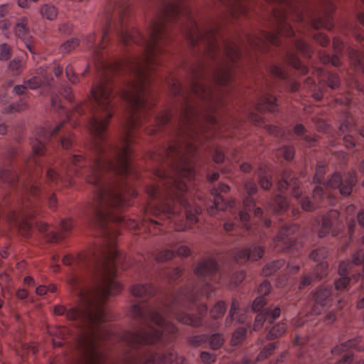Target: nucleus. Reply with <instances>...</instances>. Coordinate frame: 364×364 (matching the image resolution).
I'll list each match as a JSON object with an SVG mask.
<instances>
[{"instance_id": "1", "label": "nucleus", "mask_w": 364, "mask_h": 364, "mask_svg": "<svg viewBox=\"0 0 364 364\" xmlns=\"http://www.w3.org/2000/svg\"><path fill=\"white\" fill-rule=\"evenodd\" d=\"M188 87L182 90L174 77L167 80L170 93L178 96L179 107L175 126L176 139L167 148L153 152L150 157L155 165L154 174L160 183L147 188L149 196L156 200L151 208L153 214L174 220L176 231H182L185 225H177L179 207L185 209L186 221L197 222L196 215L201 208H193L187 200V185L183 178L191 180L195 171L193 161L203 135L208 129H222L214 114L222 103L221 92L213 90L212 84L228 85L232 74H190Z\"/></svg>"}, {"instance_id": "2", "label": "nucleus", "mask_w": 364, "mask_h": 364, "mask_svg": "<svg viewBox=\"0 0 364 364\" xmlns=\"http://www.w3.org/2000/svg\"><path fill=\"white\" fill-rule=\"evenodd\" d=\"M218 272V264L213 259H206L198 263L194 269L195 274L200 280L194 288H186L170 296L166 301L155 303H145L155 291L149 284H136L131 287L132 294L142 299L143 302L132 305L130 315L142 326L136 332L127 333L125 339L132 346L154 344L161 340L162 332L174 334L177 331L176 326L169 322L165 316H173L181 323L194 327L202 324L200 316L196 317L186 314L191 310L192 303L196 302L203 296L209 297L214 291L212 284Z\"/></svg>"}, {"instance_id": "3", "label": "nucleus", "mask_w": 364, "mask_h": 364, "mask_svg": "<svg viewBox=\"0 0 364 364\" xmlns=\"http://www.w3.org/2000/svg\"><path fill=\"white\" fill-rule=\"evenodd\" d=\"M96 60L97 68L100 72V80L91 86L87 100L77 104L75 111L79 114H84L83 106L87 100H93L97 106L98 115L90 119V124L94 136L95 149L99 158L86 177V182L97 188L94 192L95 220L104 228L114 214L113 186L111 183H105L103 176L104 171H112L114 167L110 158L112 149L104 141V132L114 113V70L112 64L103 59L102 54L96 53Z\"/></svg>"}, {"instance_id": "4", "label": "nucleus", "mask_w": 364, "mask_h": 364, "mask_svg": "<svg viewBox=\"0 0 364 364\" xmlns=\"http://www.w3.org/2000/svg\"><path fill=\"white\" fill-rule=\"evenodd\" d=\"M225 6V18L235 19L245 16L247 10L249 0H220ZM275 4L272 9L273 17L276 23L274 32L259 31L257 33H294L289 20L296 21L304 19L303 6L307 0H265Z\"/></svg>"}, {"instance_id": "5", "label": "nucleus", "mask_w": 364, "mask_h": 364, "mask_svg": "<svg viewBox=\"0 0 364 364\" xmlns=\"http://www.w3.org/2000/svg\"><path fill=\"white\" fill-rule=\"evenodd\" d=\"M244 188L248 196L245 197L243 200V205L245 210L240 212V218L241 221L245 223V225L247 226L246 223L250 218L249 213H247V211H250L252 209H254L255 215L259 217L262 214V210L260 208L255 207V202L254 199L250 197L257 191V186L256 183L252 180L247 181L244 183Z\"/></svg>"}, {"instance_id": "6", "label": "nucleus", "mask_w": 364, "mask_h": 364, "mask_svg": "<svg viewBox=\"0 0 364 364\" xmlns=\"http://www.w3.org/2000/svg\"><path fill=\"white\" fill-rule=\"evenodd\" d=\"M356 181L355 172L348 173L344 180L342 179L340 173H334L324 186L332 188H338L342 196H348L350 194Z\"/></svg>"}, {"instance_id": "7", "label": "nucleus", "mask_w": 364, "mask_h": 364, "mask_svg": "<svg viewBox=\"0 0 364 364\" xmlns=\"http://www.w3.org/2000/svg\"><path fill=\"white\" fill-rule=\"evenodd\" d=\"M176 356L172 352H169L163 355L158 353H150L143 356L130 355L124 364H160L161 363H171Z\"/></svg>"}, {"instance_id": "8", "label": "nucleus", "mask_w": 364, "mask_h": 364, "mask_svg": "<svg viewBox=\"0 0 364 364\" xmlns=\"http://www.w3.org/2000/svg\"><path fill=\"white\" fill-rule=\"evenodd\" d=\"M298 230L295 225L283 226L273 240L274 246L278 251L289 248L294 244L292 235Z\"/></svg>"}, {"instance_id": "9", "label": "nucleus", "mask_w": 364, "mask_h": 364, "mask_svg": "<svg viewBox=\"0 0 364 364\" xmlns=\"http://www.w3.org/2000/svg\"><path fill=\"white\" fill-rule=\"evenodd\" d=\"M229 188V186L225 184H220L218 188H213L212 195L214 196V205L208 208L210 215L215 214V209L225 210L228 206L232 207L234 205V200L225 202L221 196V193L228 192Z\"/></svg>"}, {"instance_id": "10", "label": "nucleus", "mask_w": 364, "mask_h": 364, "mask_svg": "<svg viewBox=\"0 0 364 364\" xmlns=\"http://www.w3.org/2000/svg\"><path fill=\"white\" fill-rule=\"evenodd\" d=\"M264 252L262 247L253 245L250 247L237 251L235 255V259L237 262L241 260L257 261L260 259Z\"/></svg>"}, {"instance_id": "11", "label": "nucleus", "mask_w": 364, "mask_h": 364, "mask_svg": "<svg viewBox=\"0 0 364 364\" xmlns=\"http://www.w3.org/2000/svg\"><path fill=\"white\" fill-rule=\"evenodd\" d=\"M280 315V309L274 308L273 310L264 309L260 311L255 318L253 329L257 331L262 328L265 321L272 323Z\"/></svg>"}, {"instance_id": "12", "label": "nucleus", "mask_w": 364, "mask_h": 364, "mask_svg": "<svg viewBox=\"0 0 364 364\" xmlns=\"http://www.w3.org/2000/svg\"><path fill=\"white\" fill-rule=\"evenodd\" d=\"M323 191L320 186H316L313 191L314 202L311 201L308 197L301 199L300 204L302 210L305 211H312L318 208L320 205L318 203V200L322 198Z\"/></svg>"}, {"instance_id": "13", "label": "nucleus", "mask_w": 364, "mask_h": 364, "mask_svg": "<svg viewBox=\"0 0 364 364\" xmlns=\"http://www.w3.org/2000/svg\"><path fill=\"white\" fill-rule=\"evenodd\" d=\"M338 213L336 210H331L328 215H323L321 223L318 230V236L319 237H326L331 231L333 225L331 218H336Z\"/></svg>"}, {"instance_id": "14", "label": "nucleus", "mask_w": 364, "mask_h": 364, "mask_svg": "<svg viewBox=\"0 0 364 364\" xmlns=\"http://www.w3.org/2000/svg\"><path fill=\"white\" fill-rule=\"evenodd\" d=\"M257 109L259 112L269 111L275 112L277 108L276 98L269 94L264 95L257 104Z\"/></svg>"}, {"instance_id": "15", "label": "nucleus", "mask_w": 364, "mask_h": 364, "mask_svg": "<svg viewBox=\"0 0 364 364\" xmlns=\"http://www.w3.org/2000/svg\"><path fill=\"white\" fill-rule=\"evenodd\" d=\"M115 186L117 185L115 184ZM134 196V191L128 186L125 189L117 190L115 187V208L117 205H124L129 203V198Z\"/></svg>"}, {"instance_id": "16", "label": "nucleus", "mask_w": 364, "mask_h": 364, "mask_svg": "<svg viewBox=\"0 0 364 364\" xmlns=\"http://www.w3.org/2000/svg\"><path fill=\"white\" fill-rule=\"evenodd\" d=\"M171 120V114L168 111H163L154 119L155 125L148 130L149 134H153L163 126L167 124Z\"/></svg>"}, {"instance_id": "17", "label": "nucleus", "mask_w": 364, "mask_h": 364, "mask_svg": "<svg viewBox=\"0 0 364 364\" xmlns=\"http://www.w3.org/2000/svg\"><path fill=\"white\" fill-rule=\"evenodd\" d=\"M240 308L239 301L236 299H233L232 301L231 307L229 311V314L225 319V325L227 326H231L234 319H237L238 323H243L245 321L244 316H239L237 311Z\"/></svg>"}, {"instance_id": "18", "label": "nucleus", "mask_w": 364, "mask_h": 364, "mask_svg": "<svg viewBox=\"0 0 364 364\" xmlns=\"http://www.w3.org/2000/svg\"><path fill=\"white\" fill-rule=\"evenodd\" d=\"M331 287H321L314 294V299L316 304L323 306L326 305V301L331 295Z\"/></svg>"}, {"instance_id": "19", "label": "nucleus", "mask_w": 364, "mask_h": 364, "mask_svg": "<svg viewBox=\"0 0 364 364\" xmlns=\"http://www.w3.org/2000/svg\"><path fill=\"white\" fill-rule=\"evenodd\" d=\"M352 64L356 69L360 70L364 73V54L357 50L350 49L348 52Z\"/></svg>"}, {"instance_id": "20", "label": "nucleus", "mask_w": 364, "mask_h": 364, "mask_svg": "<svg viewBox=\"0 0 364 364\" xmlns=\"http://www.w3.org/2000/svg\"><path fill=\"white\" fill-rule=\"evenodd\" d=\"M258 178L259 183L263 189L267 190L270 188L272 185V176L266 169L263 168L259 169Z\"/></svg>"}, {"instance_id": "21", "label": "nucleus", "mask_w": 364, "mask_h": 364, "mask_svg": "<svg viewBox=\"0 0 364 364\" xmlns=\"http://www.w3.org/2000/svg\"><path fill=\"white\" fill-rule=\"evenodd\" d=\"M287 330V326L284 323H278L274 325L268 331L267 334V338L268 340H272L277 338L283 335Z\"/></svg>"}, {"instance_id": "22", "label": "nucleus", "mask_w": 364, "mask_h": 364, "mask_svg": "<svg viewBox=\"0 0 364 364\" xmlns=\"http://www.w3.org/2000/svg\"><path fill=\"white\" fill-rule=\"evenodd\" d=\"M288 207L287 199L281 195H277L274 199V203L269 205V208L274 213L284 211Z\"/></svg>"}, {"instance_id": "23", "label": "nucleus", "mask_w": 364, "mask_h": 364, "mask_svg": "<svg viewBox=\"0 0 364 364\" xmlns=\"http://www.w3.org/2000/svg\"><path fill=\"white\" fill-rule=\"evenodd\" d=\"M284 263V260L278 259L267 264L266 266L262 269L263 276H269L273 274L277 269L282 267Z\"/></svg>"}, {"instance_id": "24", "label": "nucleus", "mask_w": 364, "mask_h": 364, "mask_svg": "<svg viewBox=\"0 0 364 364\" xmlns=\"http://www.w3.org/2000/svg\"><path fill=\"white\" fill-rule=\"evenodd\" d=\"M286 60L289 65L296 69L301 70L303 73H307V68L301 65L299 59L294 53H288Z\"/></svg>"}, {"instance_id": "25", "label": "nucleus", "mask_w": 364, "mask_h": 364, "mask_svg": "<svg viewBox=\"0 0 364 364\" xmlns=\"http://www.w3.org/2000/svg\"><path fill=\"white\" fill-rule=\"evenodd\" d=\"M80 45V40L77 38H73L67 40L60 46V50L63 53H69L74 50Z\"/></svg>"}, {"instance_id": "26", "label": "nucleus", "mask_w": 364, "mask_h": 364, "mask_svg": "<svg viewBox=\"0 0 364 364\" xmlns=\"http://www.w3.org/2000/svg\"><path fill=\"white\" fill-rule=\"evenodd\" d=\"M358 343V339H351L348 340V341L343 343L340 344L339 346H335L332 349V353L333 354H338L341 352H343L348 349L349 348L355 347L356 345Z\"/></svg>"}, {"instance_id": "27", "label": "nucleus", "mask_w": 364, "mask_h": 364, "mask_svg": "<svg viewBox=\"0 0 364 364\" xmlns=\"http://www.w3.org/2000/svg\"><path fill=\"white\" fill-rule=\"evenodd\" d=\"M33 218L32 215H29L26 218H22L19 221L17 222V225L18 227V230L20 233L23 236H28V232L31 228V225L28 223V220H31Z\"/></svg>"}, {"instance_id": "28", "label": "nucleus", "mask_w": 364, "mask_h": 364, "mask_svg": "<svg viewBox=\"0 0 364 364\" xmlns=\"http://www.w3.org/2000/svg\"><path fill=\"white\" fill-rule=\"evenodd\" d=\"M328 255V252L325 247H319L313 250L310 253L309 257L315 262H321L323 261V259L327 257Z\"/></svg>"}, {"instance_id": "29", "label": "nucleus", "mask_w": 364, "mask_h": 364, "mask_svg": "<svg viewBox=\"0 0 364 364\" xmlns=\"http://www.w3.org/2000/svg\"><path fill=\"white\" fill-rule=\"evenodd\" d=\"M247 330L245 328H237L232 334V337L231 339V343L233 346H237L245 340L246 337Z\"/></svg>"}, {"instance_id": "30", "label": "nucleus", "mask_w": 364, "mask_h": 364, "mask_svg": "<svg viewBox=\"0 0 364 364\" xmlns=\"http://www.w3.org/2000/svg\"><path fill=\"white\" fill-rule=\"evenodd\" d=\"M41 14L48 20H54L58 14L56 9L53 6L45 4L41 7Z\"/></svg>"}, {"instance_id": "31", "label": "nucleus", "mask_w": 364, "mask_h": 364, "mask_svg": "<svg viewBox=\"0 0 364 364\" xmlns=\"http://www.w3.org/2000/svg\"><path fill=\"white\" fill-rule=\"evenodd\" d=\"M312 26L314 28L318 29L321 27H325L328 29H331V17L326 16L323 15V17H319L312 21Z\"/></svg>"}, {"instance_id": "32", "label": "nucleus", "mask_w": 364, "mask_h": 364, "mask_svg": "<svg viewBox=\"0 0 364 364\" xmlns=\"http://www.w3.org/2000/svg\"><path fill=\"white\" fill-rule=\"evenodd\" d=\"M359 263H355L353 259L352 262L344 261L341 262L338 268V273L340 276L346 277L353 270V266L358 265Z\"/></svg>"}, {"instance_id": "33", "label": "nucleus", "mask_w": 364, "mask_h": 364, "mask_svg": "<svg viewBox=\"0 0 364 364\" xmlns=\"http://www.w3.org/2000/svg\"><path fill=\"white\" fill-rule=\"evenodd\" d=\"M290 175H291V173L289 171H284V173L282 174V180H280L278 183V189L279 191L282 192V191H285L288 186H291L294 179L291 178L290 181H288V179L289 178Z\"/></svg>"}, {"instance_id": "34", "label": "nucleus", "mask_w": 364, "mask_h": 364, "mask_svg": "<svg viewBox=\"0 0 364 364\" xmlns=\"http://www.w3.org/2000/svg\"><path fill=\"white\" fill-rule=\"evenodd\" d=\"M225 309V302L218 301L210 310V315L213 318H218L224 314Z\"/></svg>"}, {"instance_id": "35", "label": "nucleus", "mask_w": 364, "mask_h": 364, "mask_svg": "<svg viewBox=\"0 0 364 364\" xmlns=\"http://www.w3.org/2000/svg\"><path fill=\"white\" fill-rule=\"evenodd\" d=\"M28 28L27 27L26 18H23L21 22L18 23L16 26L15 33L16 36L21 38H24L27 35Z\"/></svg>"}, {"instance_id": "36", "label": "nucleus", "mask_w": 364, "mask_h": 364, "mask_svg": "<svg viewBox=\"0 0 364 364\" xmlns=\"http://www.w3.org/2000/svg\"><path fill=\"white\" fill-rule=\"evenodd\" d=\"M277 348L276 343H270L267 346L263 348V349L260 351L259 354L257 355L258 360H264L271 354L273 353L274 350Z\"/></svg>"}, {"instance_id": "37", "label": "nucleus", "mask_w": 364, "mask_h": 364, "mask_svg": "<svg viewBox=\"0 0 364 364\" xmlns=\"http://www.w3.org/2000/svg\"><path fill=\"white\" fill-rule=\"evenodd\" d=\"M32 151L36 156H43L46 154V145L42 141L36 139L32 142Z\"/></svg>"}, {"instance_id": "38", "label": "nucleus", "mask_w": 364, "mask_h": 364, "mask_svg": "<svg viewBox=\"0 0 364 364\" xmlns=\"http://www.w3.org/2000/svg\"><path fill=\"white\" fill-rule=\"evenodd\" d=\"M295 48L306 57H310L311 55V50L309 46L301 40H297L295 42Z\"/></svg>"}, {"instance_id": "39", "label": "nucleus", "mask_w": 364, "mask_h": 364, "mask_svg": "<svg viewBox=\"0 0 364 364\" xmlns=\"http://www.w3.org/2000/svg\"><path fill=\"white\" fill-rule=\"evenodd\" d=\"M174 255V252L172 249H166L159 252L156 255V260L157 262H164L171 259Z\"/></svg>"}, {"instance_id": "40", "label": "nucleus", "mask_w": 364, "mask_h": 364, "mask_svg": "<svg viewBox=\"0 0 364 364\" xmlns=\"http://www.w3.org/2000/svg\"><path fill=\"white\" fill-rule=\"evenodd\" d=\"M320 60L323 63H331L334 66H338L340 65L339 59L336 55H329L325 53H320Z\"/></svg>"}, {"instance_id": "41", "label": "nucleus", "mask_w": 364, "mask_h": 364, "mask_svg": "<svg viewBox=\"0 0 364 364\" xmlns=\"http://www.w3.org/2000/svg\"><path fill=\"white\" fill-rule=\"evenodd\" d=\"M223 338L218 333L213 334L209 338V344L210 348L213 349L219 348L223 345Z\"/></svg>"}, {"instance_id": "42", "label": "nucleus", "mask_w": 364, "mask_h": 364, "mask_svg": "<svg viewBox=\"0 0 364 364\" xmlns=\"http://www.w3.org/2000/svg\"><path fill=\"white\" fill-rule=\"evenodd\" d=\"M17 178L18 174L11 171H4L1 174V180L9 183L14 182Z\"/></svg>"}, {"instance_id": "43", "label": "nucleus", "mask_w": 364, "mask_h": 364, "mask_svg": "<svg viewBox=\"0 0 364 364\" xmlns=\"http://www.w3.org/2000/svg\"><path fill=\"white\" fill-rule=\"evenodd\" d=\"M11 48L6 43L0 46V60H8L11 58Z\"/></svg>"}, {"instance_id": "44", "label": "nucleus", "mask_w": 364, "mask_h": 364, "mask_svg": "<svg viewBox=\"0 0 364 364\" xmlns=\"http://www.w3.org/2000/svg\"><path fill=\"white\" fill-rule=\"evenodd\" d=\"M318 264L316 267V274L318 278H322L323 276L326 274V271L328 269V264L324 261L318 262Z\"/></svg>"}, {"instance_id": "45", "label": "nucleus", "mask_w": 364, "mask_h": 364, "mask_svg": "<svg viewBox=\"0 0 364 364\" xmlns=\"http://www.w3.org/2000/svg\"><path fill=\"white\" fill-rule=\"evenodd\" d=\"M327 85L331 89L337 88L340 85V80L338 77L333 73L328 75Z\"/></svg>"}, {"instance_id": "46", "label": "nucleus", "mask_w": 364, "mask_h": 364, "mask_svg": "<svg viewBox=\"0 0 364 364\" xmlns=\"http://www.w3.org/2000/svg\"><path fill=\"white\" fill-rule=\"evenodd\" d=\"M325 173V166L323 164H319L317 166L316 168V173L314 177V181L315 183H321L323 176Z\"/></svg>"}, {"instance_id": "47", "label": "nucleus", "mask_w": 364, "mask_h": 364, "mask_svg": "<svg viewBox=\"0 0 364 364\" xmlns=\"http://www.w3.org/2000/svg\"><path fill=\"white\" fill-rule=\"evenodd\" d=\"M270 71L272 75L282 79H284L287 77V73L286 71L278 65H272L270 68Z\"/></svg>"}, {"instance_id": "48", "label": "nucleus", "mask_w": 364, "mask_h": 364, "mask_svg": "<svg viewBox=\"0 0 364 364\" xmlns=\"http://www.w3.org/2000/svg\"><path fill=\"white\" fill-rule=\"evenodd\" d=\"M348 282V277L341 276V278L335 282V288L336 290H343L347 287Z\"/></svg>"}, {"instance_id": "49", "label": "nucleus", "mask_w": 364, "mask_h": 364, "mask_svg": "<svg viewBox=\"0 0 364 364\" xmlns=\"http://www.w3.org/2000/svg\"><path fill=\"white\" fill-rule=\"evenodd\" d=\"M65 74L68 80L73 83L76 84L78 82L77 76L75 75L72 66L68 65L65 68Z\"/></svg>"}, {"instance_id": "50", "label": "nucleus", "mask_w": 364, "mask_h": 364, "mask_svg": "<svg viewBox=\"0 0 364 364\" xmlns=\"http://www.w3.org/2000/svg\"><path fill=\"white\" fill-rule=\"evenodd\" d=\"M171 247L176 249V252L180 257H187L191 253V250L188 247L184 245H179Z\"/></svg>"}, {"instance_id": "51", "label": "nucleus", "mask_w": 364, "mask_h": 364, "mask_svg": "<svg viewBox=\"0 0 364 364\" xmlns=\"http://www.w3.org/2000/svg\"><path fill=\"white\" fill-rule=\"evenodd\" d=\"M264 304L265 299L263 297H257L252 303V309L254 311H259L264 306Z\"/></svg>"}, {"instance_id": "52", "label": "nucleus", "mask_w": 364, "mask_h": 364, "mask_svg": "<svg viewBox=\"0 0 364 364\" xmlns=\"http://www.w3.org/2000/svg\"><path fill=\"white\" fill-rule=\"evenodd\" d=\"M200 358L204 363L210 364L215 360V355L206 351L200 353Z\"/></svg>"}, {"instance_id": "53", "label": "nucleus", "mask_w": 364, "mask_h": 364, "mask_svg": "<svg viewBox=\"0 0 364 364\" xmlns=\"http://www.w3.org/2000/svg\"><path fill=\"white\" fill-rule=\"evenodd\" d=\"M61 231L63 232H70L72 229V222L70 218H64L60 223Z\"/></svg>"}, {"instance_id": "54", "label": "nucleus", "mask_w": 364, "mask_h": 364, "mask_svg": "<svg viewBox=\"0 0 364 364\" xmlns=\"http://www.w3.org/2000/svg\"><path fill=\"white\" fill-rule=\"evenodd\" d=\"M245 278V273L243 271H237L235 272L231 277V282L235 285L240 284Z\"/></svg>"}, {"instance_id": "55", "label": "nucleus", "mask_w": 364, "mask_h": 364, "mask_svg": "<svg viewBox=\"0 0 364 364\" xmlns=\"http://www.w3.org/2000/svg\"><path fill=\"white\" fill-rule=\"evenodd\" d=\"M26 83L31 89H37L40 87L42 85V81L38 77H33L29 79Z\"/></svg>"}, {"instance_id": "56", "label": "nucleus", "mask_w": 364, "mask_h": 364, "mask_svg": "<svg viewBox=\"0 0 364 364\" xmlns=\"http://www.w3.org/2000/svg\"><path fill=\"white\" fill-rule=\"evenodd\" d=\"M58 30L65 35H70L73 32V26L68 23H63L59 26Z\"/></svg>"}, {"instance_id": "57", "label": "nucleus", "mask_w": 364, "mask_h": 364, "mask_svg": "<svg viewBox=\"0 0 364 364\" xmlns=\"http://www.w3.org/2000/svg\"><path fill=\"white\" fill-rule=\"evenodd\" d=\"M282 154L284 159L287 161L291 160L294 155V149L290 146H285L282 149Z\"/></svg>"}, {"instance_id": "58", "label": "nucleus", "mask_w": 364, "mask_h": 364, "mask_svg": "<svg viewBox=\"0 0 364 364\" xmlns=\"http://www.w3.org/2000/svg\"><path fill=\"white\" fill-rule=\"evenodd\" d=\"M270 291V284L264 281L259 285L258 288V293L261 295H266Z\"/></svg>"}, {"instance_id": "59", "label": "nucleus", "mask_w": 364, "mask_h": 364, "mask_svg": "<svg viewBox=\"0 0 364 364\" xmlns=\"http://www.w3.org/2000/svg\"><path fill=\"white\" fill-rule=\"evenodd\" d=\"M314 38L322 46H326L329 43V39L322 33L315 35Z\"/></svg>"}, {"instance_id": "60", "label": "nucleus", "mask_w": 364, "mask_h": 364, "mask_svg": "<svg viewBox=\"0 0 364 364\" xmlns=\"http://www.w3.org/2000/svg\"><path fill=\"white\" fill-rule=\"evenodd\" d=\"M62 95L70 102H73L75 99L73 90L70 87H66L63 89Z\"/></svg>"}, {"instance_id": "61", "label": "nucleus", "mask_w": 364, "mask_h": 364, "mask_svg": "<svg viewBox=\"0 0 364 364\" xmlns=\"http://www.w3.org/2000/svg\"><path fill=\"white\" fill-rule=\"evenodd\" d=\"M21 68V61L20 60L14 59L9 63V69L12 71H18Z\"/></svg>"}, {"instance_id": "62", "label": "nucleus", "mask_w": 364, "mask_h": 364, "mask_svg": "<svg viewBox=\"0 0 364 364\" xmlns=\"http://www.w3.org/2000/svg\"><path fill=\"white\" fill-rule=\"evenodd\" d=\"M353 261L355 263L363 264L364 268V252L359 251L353 255Z\"/></svg>"}, {"instance_id": "63", "label": "nucleus", "mask_w": 364, "mask_h": 364, "mask_svg": "<svg viewBox=\"0 0 364 364\" xmlns=\"http://www.w3.org/2000/svg\"><path fill=\"white\" fill-rule=\"evenodd\" d=\"M343 141L345 144V146L347 148H353L355 146V142L350 135H346L343 136Z\"/></svg>"}, {"instance_id": "64", "label": "nucleus", "mask_w": 364, "mask_h": 364, "mask_svg": "<svg viewBox=\"0 0 364 364\" xmlns=\"http://www.w3.org/2000/svg\"><path fill=\"white\" fill-rule=\"evenodd\" d=\"M356 220L358 225L364 229V210H360L358 212Z\"/></svg>"}]
</instances>
